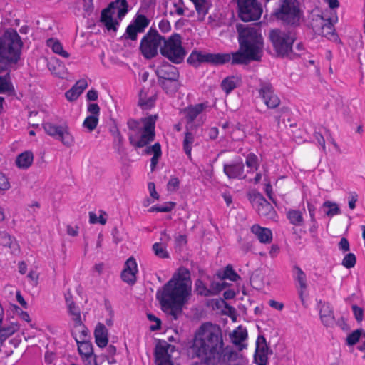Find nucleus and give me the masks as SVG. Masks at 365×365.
I'll return each mask as SVG.
<instances>
[{"label": "nucleus", "instance_id": "44", "mask_svg": "<svg viewBox=\"0 0 365 365\" xmlns=\"http://www.w3.org/2000/svg\"><path fill=\"white\" fill-rule=\"evenodd\" d=\"M227 287V283L212 281L208 287L210 297L217 295L220 292L224 290Z\"/></svg>", "mask_w": 365, "mask_h": 365}, {"label": "nucleus", "instance_id": "27", "mask_svg": "<svg viewBox=\"0 0 365 365\" xmlns=\"http://www.w3.org/2000/svg\"><path fill=\"white\" fill-rule=\"evenodd\" d=\"M195 140V134L190 130L188 125H186V132L182 142L183 150L187 158L192 159V148Z\"/></svg>", "mask_w": 365, "mask_h": 365}, {"label": "nucleus", "instance_id": "32", "mask_svg": "<svg viewBox=\"0 0 365 365\" xmlns=\"http://www.w3.org/2000/svg\"><path fill=\"white\" fill-rule=\"evenodd\" d=\"M217 276L220 279H229L232 282H237L240 279V275L234 270L231 264H228L223 270H220Z\"/></svg>", "mask_w": 365, "mask_h": 365}, {"label": "nucleus", "instance_id": "57", "mask_svg": "<svg viewBox=\"0 0 365 365\" xmlns=\"http://www.w3.org/2000/svg\"><path fill=\"white\" fill-rule=\"evenodd\" d=\"M352 311H353V313H354L356 320L358 322H361L363 320V317H364L363 309L361 307H358L357 305H353Z\"/></svg>", "mask_w": 365, "mask_h": 365}, {"label": "nucleus", "instance_id": "11", "mask_svg": "<svg viewBox=\"0 0 365 365\" xmlns=\"http://www.w3.org/2000/svg\"><path fill=\"white\" fill-rule=\"evenodd\" d=\"M239 16L243 21L257 20L262 14V8L257 0H237Z\"/></svg>", "mask_w": 365, "mask_h": 365}, {"label": "nucleus", "instance_id": "35", "mask_svg": "<svg viewBox=\"0 0 365 365\" xmlns=\"http://www.w3.org/2000/svg\"><path fill=\"white\" fill-rule=\"evenodd\" d=\"M192 2L197 12L199 19L203 20L207 14L210 3L208 0H190Z\"/></svg>", "mask_w": 365, "mask_h": 365}, {"label": "nucleus", "instance_id": "62", "mask_svg": "<svg viewBox=\"0 0 365 365\" xmlns=\"http://www.w3.org/2000/svg\"><path fill=\"white\" fill-rule=\"evenodd\" d=\"M339 249L342 252H348L349 250V242L346 237H342L339 242Z\"/></svg>", "mask_w": 365, "mask_h": 365}, {"label": "nucleus", "instance_id": "16", "mask_svg": "<svg viewBox=\"0 0 365 365\" xmlns=\"http://www.w3.org/2000/svg\"><path fill=\"white\" fill-rule=\"evenodd\" d=\"M223 172L229 179L242 180L246 178V175L245 174V165L240 158L229 163H225L223 165Z\"/></svg>", "mask_w": 365, "mask_h": 365}, {"label": "nucleus", "instance_id": "20", "mask_svg": "<svg viewBox=\"0 0 365 365\" xmlns=\"http://www.w3.org/2000/svg\"><path fill=\"white\" fill-rule=\"evenodd\" d=\"M138 272L137 263L133 257H130L125 263V267L121 272L122 280L128 284L133 285L136 282V273Z\"/></svg>", "mask_w": 365, "mask_h": 365}, {"label": "nucleus", "instance_id": "21", "mask_svg": "<svg viewBox=\"0 0 365 365\" xmlns=\"http://www.w3.org/2000/svg\"><path fill=\"white\" fill-rule=\"evenodd\" d=\"M175 346L168 344L165 341H159L155 350V362L171 359L169 352H173Z\"/></svg>", "mask_w": 365, "mask_h": 365}, {"label": "nucleus", "instance_id": "12", "mask_svg": "<svg viewBox=\"0 0 365 365\" xmlns=\"http://www.w3.org/2000/svg\"><path fill=\"white\" fill-rule=\"evenodd\" d=\"M42 125L46 134L60 140L64 145L70 147L73 143V137L68 125H58L50 122L44 123Z\"/></svg>", "mask_w": 365, "mask_h": 365}, {"label": "nucleus", "instance_id": "50", "mask_svg": "<svg viewBox=\"0 0 365 365\" xmlns=\"http://www.w3.org/2000/svg\"><path fill=\"white\" fill-rule=\"evenodd\" d=\"M155 100L156 98L154 96L145 99L143 98V93H140L138 105L143 109H150L154 106Z\"/></svg>", "mask_w": 365, "mask_h": 365}, {"label": "nucleus", "instance_id": "40", "mask_svg": "<svg viewBox=\"0 0 365 365\" xmlns=\"http://www.w3.org/2000/svg\"><path fill=\"white\" fill-rule=\"evenodd\" d=\"M76 341L78 343V350L79 354L82 356H85L88 360L90 359L93 354V347L91 344L88 341L78 342L77 340Z\"/></svg>", "mask_w": 365, "mask_h": 365}, {"label": "nucleus", "instance_id": "43", "mask_svg": "<svg viewBox=\"0 0 365 365\" xmlns=\"http://www.w3.org/2000/svg\"><path fill=\"white\" fill-rule=\"evenodd\" d=\"M68 309L69 314L72 316V319L75 322V325L83 327L79 307L76 306L75 304H73L71 307H68Z\"/></svg>", "mask_w": 365, "mask_h": 365}, {"label": "nucleus", "instance_id": "42", "mask_svg": "<svg viewBox=\"0 0 365 365\" xmlns=\"http://www.w3.org/2000/svg\"><path fill=\"white\" fill-rule=\"evenodd\" d=\"M206 53L199 51H192L187 58V63L194 66H197L200 63L205 61Z\"/></svg>", "mask_w": 365, "mask_h": 365}, {"label": "nucleus", "instance_id": "14", "mask_svg": "<svg viewBox=\"0 0 365 365\" xmlns=\"http://www.w3.org/2000/svg\"><path fill=\"white\" fill-rule=\"evenodd\" d=\"M311 26L316 34L327 38L334 34V27L331 19H324L321 14L312 15Z\"/></svg>", "mask_w": 365, "mask_h": 365}, {"label": "nucleus", "instance_id": "4", "mask_svg": "<svg viewBox=\"0 0 365 365\" xmlns=\"http://www.w3.org/2000/svg\"><path fill=\"white\" fill-rule=\"evenodd\" d=\"M22 46L19 35L13 29H6L0 36V72L7 66L18 62Z\"/></svg>", "mask_w": 365, "mask_h": 365}, {"label": "nucleus", "instance_id": "37", "mask_svg": "<svg viewBox=\"0 0 365 365\" xmlns=\"http://www.w3.org/2000/svg\"><path fill=\"white\" fill-rule=\"evenodd\" d=\"M287 217L289 222L295 226H302L304 224L302 212L298 210H289L287 212Z\"/></svg>", "mask_w": 365, "mask_h": 365}, {"label": "nucleus", "instance_id": "2", "mask_svg": "<svg viewBox=\"0 0 365 365\" xmlns=\"http://www.w3.org/2000/svg\"><path fill=\"white\" fill-rule=\"evenodd\" d=\"M222 346L220 329L211 323H205L196 331L191 349L202 363L218 365L222 360Z\"/></svg>", "mask_w": 365, "mask_h": 365}, {"label": "nucleus", "instance_id": "63", "mask_svg": "<svg viewBox=\"0 0 365 365\" xmlns=\"http://www.w3.org/2000/svg\"><path fill=\"white\" fill-rule=\"evenodd\" d=\"M314 137L315 140L318 142V143L321 145L322 150L325 151L326 145H325V140L322 134L319 132H314Z\"/></svg>", "mask_w": 365, "mask_h": 365}, {"label": "nucleus", "instance_id": "25", "mask_svg": "<svg viewBox=\"0 0 365 365\" xmlns=\"http://www.w3.org/2000/svg\"><path fill=\"white\" fill-rule=\"evenodd\" d=\"M251 231L261 243L268 244L272 242V232L270 229L262 227L256 224L252 226Z\"/></svg>", "mask_w": 365, "mask_h": 365}, {"label": "nucleus", "instance_id": "53", "mask_svg": "<svg viewBox=\"0 0 365 365\" xmlns=\"http://www.w3.org/2000/svg\"><path fill=\"white\" fill-rule=\"evenodd\" d=\"M356 262V258L355 255L354 253H348L342 259L341 264L347 269H351L355 266Z\"/></svg>", "mask_w": 365, "mask_h": 365}, {"label": "nucleus", "instance_id": "10", "mask_svg": "<svg viewBox=\"0 0 365 365\" xmlns=\"http://www.w3.org/2000/svg\"><path fill=\"white\" fill-rule=\"evenodd\" d=\"M165 37L159 34L158 31L150 28L141 39L139 49L141 54L146 59H151L158 55V48L162 46Z\"/></svg>", "mask_w": 365, "mask_h": 365}, {"label": "nucleus", "instance_id": "28", "mask_svg": "<svg viewBox=\"0 0 365 365\" xmlns=\"http://www.w3.org/2000/svg\"><path fill=\"white\" fill-rule=\"evenodd\" d=\"M232 61V53H206L205 61L214 65H222Z\"/></svg>", "mask_w": 365, "mask_h": 365}, {"label": "nucleus", "instance_id": "60", "mask_svg": "<svg viewBox=\"0 0 365 365\" xmlns=\"http://www.w3.org/2000/svg\"><path fill=\"white\" fill-rule=\"evenodd\" d=\"M10 187V183L7 179V178L0 172V190H7Z\"/></svg>", "mask_w": 365, "mask_h": 365}, {"label": "nucleus", "instance_id": "61", "mask_svg": "<svg viewBox=\"0 0 365 365\" xmlns=\"http://www.w3.org/2000/svg\"><path fill=\"white\" fill-rule=\"evenodd\" d=\"M87 110L91 113L90 115H96L97 117H99L100 107L97 103H90L88 106Z\"/></svg>", "mask_w": 365, "mask_h": 365}, {"label": "nucleus", "instance_id": "55", "mask_svg": "<svg viewBox=\"0 0 365 365\" xmlns=\"http://www.w3.org/2000/svg\"><path fill=\"white\" fill-rule=\"evenodd\" d=\"M145 153L148 155L153 153V155H162L161 145L159 143H155L153 145L148 147Z\"/></svg>", "mask_w": 365, "mask_h": 365}, {"label": "nucleus", "instance_id": "15", "mask_svg": "<svg viewBox=\"0 0 365 365\" xmlns=\"http://www.w3.org/2000/svg\"><path fill=\"white\" fill-rule=\"evenodd\" d=\"M149 24L150 19H148L145 15H137L132 23L127 26L123 35L124 38L135 41L137 39L138 34L144 32L145 28L148 26Z\"/></svg>", "mask_w": 365, "mask_h": 365}, {"label": "nucleus", "instance_id": "39", "mask_svg": "<svg viewBox=\"0 0 365 365\" xmlns=\"http://www.w3.org/2000/svg\"><path fill=\"white\" fill-rule=\"evenodd\" d=\"M245 164L250 169V172L257 170L259 167L258 157L253 153H248L245 157Z\"/></svg>", "mask_w": 365, "mask_h": 365}, {"label": "nucleus", "instance_id": "48", "mask_svg": "<svg viewBox=\"0 0 365 365\" xmlns=\"http://www.w3.org/2000/svg\"><path fill=\"white\" fill-rule=\"evenodd\" d=\"M362 333H364V330L362 329L354 330L347 336L346 344L348 346L355 345L359 341L360 337L362 336Z\"/></svg>", "mask_w": 365, "mask_h": 365}, {"label": "nucleus", "instance_id": "30", "mask_svg": "<svg viewBox=\"0 0 365 365\" xmlns=\"http://www.w3.org/2000/svg\"><path fill=\"white\" fill-rule=\"evenodd\" d=\"M158 83L167 93L170 94L176 93L180 87L179 78H173L171 79L159 81Z\"/></svg>", "mask_w": 365, "mask_h": 365}, {"label": "nucleus", "instance_id": "13", "mask_svg": "<svg viewBox=\"0 0 365 365\" xmlns=\"http://www.w3.org/2000/svg\"><path fill=\"white\" fill-rule=\"evenodd\" d=\"M259 97L268 108L274 109L280 104V99L275 93L272 84L269 81H260L258 88Z\"/></svg>", "mask_w": 365, "mask_h": 365}, {"label": "nucleus", "instance_id": "41", "mask_svg": "<svg viewBox=\"0 0 365 365\" xmlns=\"http://www.w3.org/2000/svg\"><path fill=\"white\" fill-rule=\"evenodd\" d=\"M4 220V214L3 210L0 207V222ZM13 244V239L6 232H0V245L4 247H11Z\"/></svg>", "mask_w": 365, "mask_h": 365}, {"label": "nucleus", "instance_id": "49", "mask_svg": "<svg viewBox=\"0 0 365 365\" xmlns=\"http://www.w3.org/2000/svg\"><path fill=\"white\" fill-rule=\"evenodd\" d=\"M153 250L155 255L162 259H166L169 257V254L167 252L165 247L160 242H155L153 245Z\"/></svg>", "mask_w": 365, "mask_h": 365}, {"label": "nucleus", "instance_id": "46", "mask_svg": "<svg viewBox=\"0 0 365 365\" xmlns=\"http://www.w3.org/2000/svg\"><path fill=\"white\" fill-rule=\"evenodd\" d=\"M247 337V332L246 329L239 328L238 331H234L232 334V341L235 345H239L245 341Z\"/></svg>", "mask_w": 365, "mask_h": 365}, {"label": "nucleus", "instance_id": "24", "mask_svg": "<svg viewBox=\"0 0 365 365\" xmlns=\"http://www.w3.org/2000/svg\"><path fill=\"white\" fill-rule=\"evenodd\" d=\"M87 86L88 83L86 79L82 78L78 80L71 89L66 92L65 96L66 99L69 101H76Z\"/></svg>", "mask_w": 365, "mask_h": 365}, {"label": "nucleus", "instance_id": "17", "mask_svg": "<svg viewBox=\"0 0 365 365\" xmlns=\"http://www.w3.org/2000/svg\"><path fill=\"white\" fill-rule=\"evenodd\" d=\"M250 200L260 216H271L274 210L272 205L259 192L254 193Z\"/></svg>", "mask_w": 365, "mask_h": 365}, {"label": "nucleus", "instance_id": "36", "mask_svg": "<svg viewBox=\"0 0 365 365\" xmlns=\"http://www.w3.org/2000/svg\"><path fill=\"white\" fill-rule=\"evenodd\" d=\"M46 45L52 49L53 53L60 55L65 58H68L70 56L69 53L63 49L60 41L55 38H51L48 39Z\"/></svg>", "mask_w": 365, "mask_h": 365}, {"label": "nucleus", "instance_id": "22", "mask_svg": "<svg viewBox=\"0 0 365 365\" xmlns=\"http://www.w3.org/2000/svg\"><path fill=\"white\" fill-rule=\"evenodd\" d=\"M207 108L205 103H198L190 106L183 109L182 113L187 124L192 123L197 116Z\"/></svg>", "mask_w": 365, "mask_h": 365}, {"label": "nucleus", "instance_id": "29", "mask_svg": "<svg viewBox=\"0 0 365 365\" xmlns=\"http://www.w3.org/2000/svg\"><path fill=\"white\" fill-rule=\"evenodd\" d=\"M19 329V325L17 322H11L9 324H4L2 322V325L0 327V341L3 342Z\"/></svg>", "mask_w": 365, "mask_h": 365}, {"label": "nucleus", "instance_id": "1", "mask_svg": "<svg viewBox=\"0 0 365 365\" xmlns=\"http://www.w3.org/2000/svg\"><path fill=\"white\" fill-rule=\"evenodd\" d=\"M191 296L190 273L185 268L179 269L178 273L156 293L161 309L173 320L178 319L182 314L183 306L188 302Z\"/></svg>", "mask_w": 365, "mask_h": 365}, {"label": "nucleus", "instance_id": "54", "mask_svg": "<svg viewBox=\"0 0 365 365\" xmlns=\"http://www.w3.org/2000/svg\"><path fill=\"white\" fill-rule=\"evenodd\" d=\"M148 318L150 322H155L156 324L154 325H151L150 327V329L151 331H157L160 329L161 328V321L159 318L155 317V315L152 314H148Z\"/></svg>", "mask_w": 365, "mask_h": 365}, {"label": "nucleus", "instance_id": "3", "mask_svg": "<svg viewBox=\"0 0 365 365\" xmlns=\"http://www.w3.org/2000/svg\"><path fill=\"white\" fill-rule=\"evenodd\" d=\"M240 48L232 53V64H247L252 61H259L263 53V38L258 25L237 24Z\"/></svg>", "mask_w": 365, "mask_h": 365}, {"label": "nucleus", "instance_id": "19", "mask_svg": "<svg viewBox=\"0 0 365 365\" xmlns=\"http://www.w3.org/2000/svg\"><path fill=\"white\" fill-rule=\"evenodd\" d=\"M155 72L158 76V82L173 78H180L178 68L168 62L158 66Z\"/></svg>", "mask_w": 365, "mask_h": 365}, {"label": "nucleus", "instance_id": "18", "mask_svg": "<svg viewBox=\"0 0 365 365\" xmlns=\"http://www.w3.org/2000/svg\"><path fill=\"white\" fill-rule=\"evenodd\" d=\"M319 316L322 324L326 327H333L335 324H338L342 329V324H345L343 319L341 323L340 321L336 322L334 310L330 304L327 302L321 303L319 309Z\"/></svg>", "mask_w": 365, "mask_h": 365}, {"label": "nucleus", "instance_id": "9", "mask_svg": "<svg viewBox=\"0 0 365 365\" xmlns=\"http://www.w3.org/2000/svg\"><path fill=\"white\" fill-rule=\"evenodd\" d=\"M128 2L126 0H115L101 11V21L108 31L117 30V21L113 20V15L117 14L118 18H122L128 13Z\"/></svg>", "mask_w": 365, "mask_h": 365}, {"label": "nucleus", "instance_id": "33", "mask_svg": "<svg viewBox=\"0 0 365 365\" xmlns=\"http://www.w3.org/2000/svg\"><path fill=\"white\" fill-rule=\"evenodd\" d=\"M268 351L269 348L267 344L262 345H256V351L255 354V361L256 364H260L261 365L267 364L268 361Z\"/></svg>", "mask_w": 365, "mask_h": 365}, {"label": "nucleus", "instance_id": "31", "mask_svg": "<svg viewBox=\"0 0 365 365\" xmlns=\"http://www.w3.org/2000/svg\"><path fill=\"white\" fill-rule=\"evenodd\" d=\"M240 83V78L238 76H230L222 80L221 83L222 89L227 93H230Z\"/></svg>", "mask_w": 365, "mask_h": 365}, {"label": "nucleus", "instance_id": "51", "mask_svg": "<svg viewBox=\"0 0 365 365\" xmlns=\"http://www.w3.org/2000/svg\"><path fill=\"white\" fill-rule=\"evenodd\" d=\"M322 206L324 207L328 208V210L325 211V214L327 216H334L338 215L340 212V210L338 205L336 203L331 202L330 201L324 202Z\"/></svg>", "mask_w": 365, "mask_h": 365}, {"label": "nucleus", "instance_id": "64", "mask_svg": "<svg viewBox=\"0 0 365 365\" xmlns=\"http://www.w3.org/2000/svg\"><path fill=\"white\" fill-rule=\"evenodd\" d=\"M148 187L150 196L153 198L158 200L159 198V195L158 194V192L155 190V183L153 182H149L148 185Z\"/></svg>", "mask_w": 365, "mask_h": 365}, {"label": "nucleus", "instance_id": "56", "mask_svg": "<svg viewBox=\"0 0 365 365\" xmlns=\"http://www.w3.org/2000/svg\"><path fill=\"white\" fill-rule=\"evenodd\" d=\"M180 185V180L178 178H171L168 181L167 187L169 191H175L178 189Z\"/></svg>", "mask_w": 365, "mask_h": 365}, {"label": "nucleus", "instance_id": "45", "mask_svg": "<svg viewBox=\"0 0 365 365\" xmlns=\"http://www.w3.org/2000/svg\"><path fill=\"white\" fill-rule=\"evenodd\" d=\"M173 4L175 10L170 12V15L184 16L185 10L188 9L183 0H174Z\"/></svg>", "mask_w": 365, "mask_h": 365}, {"label": "nucleus", "instance_id": "6", "mask_svg": "<svg viewBox=\"0 0 365 365\" xmlns=\"http://www.w3.org/2000/svg\"><path fill=\"white\" fill-rule=\"evenodd\" d=\"M163 43L160 48L163 56L177 64L183 61L186 51L182 46V38L180 34H173L168 38H165Z\"/></svg>", "mask_w": 365, "mask_h": 365}, {"label": "nucleus", "instance_id": "34", "mask_svg": "<svg viewBox=\"0 0 365 365\" xmlns=\"http://www.w3.org/2000/svg\"><path fill=\"white\" fill-rule=\"evenodd\" d=\"M34 155L32 152L26 151L19 154L16 159V164L20 168H28L32 164Z\"/></svg>", "mask_w": 365, "mask_h": 365}, {"label": "nucleus", "instance_id": "59", "mask_svg": "<svg viewBox=\"0 0 365 365\" xmlns=\"http://www.w3.org/2000/svg\"><path fill=\"white\" fill-rule=\"evenodd\" d=\"M175 203L172 202H167L164 205H158V212H170L175 207Z\"/></svg>", "mask_w": 365, "mask_h": 365}, {"label": "nucleus", "instance_id": "8", "mask_svg": "<svg viewBox=\"0 0 365 365\" xmlns=\"http://www.w3.org/2000/svg\"><path fill=\"white\" fill-rule=\"evenodd\" d=\"M272 15L288 25H297L300 19V9L296 0H282Z\"/></svg>", "mask_w": 365, "mask_h": 365}, {"label": "nucleus", "instance_id": "58", "mask_svg": "<svg viewBox=\"0 0 365 365\" xmlns=\"http://www.w3.org/2000/svg\"><path fill=\"white\" fill-rule=\"evenodd\" d=\"M158 28L163 33H168L171 29V26L168 19H162L158 24Z\"/></svg>", "mask_w": 365, "mask_h": 365}, {"label": "nucleus", "instance_id": "38", "mask_svg": "<svg viewBox=\"0 0 365 365\" xmlns=\"http://www.w3.org/2000/svg\"><path fill=\"white\" fill-rule=\"evenodd\" d=\"M14 92V88L11 81L9 73L3 76H0V93H11Z\"/></svg>", "mask_w": 365, "mask_h": 365}, {"label": "nucleus", "instance_id": "26", "mask_svg": "<svg viewBox=\"0 0 365 365\" xmlns=\"http://www.w3.org/2000/svg\"><path fill=\"white\" fill-rule=\"evenodd\" d=\"M95 341L98 346L104 348L108 343V329L102 323H98L94 330Z\"/></svg>", "mask_w": 365, "mask_h": 365}, {"label": "nucleus", "instance_id": "47", "mask_svg": "<svg viewBox=\"0 0 365 365\" xmlns=\"http://www.w3.org/2000/svg\"><path fill=\"white\" fill-rule=\"evenodd\" d=\"M98 123V117L96 115H88L83 123V126L87 128L90 132L96 129Z\"/></svg>", "mask_w": 365, "mask_h": 365}, {"label": "nucleus", "instance_id": "52", "mask_svg": "<svg viewBox=\"0 0 365 365\" xmlns=\"http://www.w3.org/2000/svg\"><path fill=\"white\" fill-rule=\"evenodd\" d=\"M195 291L197 292V294L204 297H210L208 287L201 279H197L195 282Z\"/></svg>", "mask_w": 365, "mask_h": 365}, {"label": "nucleus", "instance_id": "23", "mask_svg": "<svg viewBox=\"0 0 365 365\" xmlns=\"http://www.w3.org/2000/svg\"><path fill=\"white\" fill-rule=\"evenodd\" d=\"M293 277L299 284L298 293L301 301L304 302L303 295L307 288L306 274L299 267L295 265L293 267Z\"/></svg>", "mask_w": 365, "mask_h": 365}, {"label": "nucleus", "instance_id": "7", "mask_svg": "<svg viewBox=\"0 0 365 365\" xmlns=\"http://www.w3.org/2000/svg\"><path fill=\"white\" fill-rule=\"evenodd\" d=\"M269 39L279 56H288L292 52V45L296 37L290 31L272 29L269 32Z\"/></svg>", "mask_w": 365, "mask_h": 365}, {"label": "nucleus", "instance_id": "5", "mask_svg": "<svg viewBox=\"0 0 365 365\" xmlns=\"http://www.w3.org/2000/svg\"><path fill=\"white\" fill-rule=\"evenodd\" d=\"M143 128L140 122L129 119L127 125L130 130L128 139L130 143L136 148H143L154 140L155 118L149 116L143 119Z\"/></svg>", "mask_w": 365, "mask_h": 365}]
</instances>
